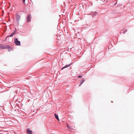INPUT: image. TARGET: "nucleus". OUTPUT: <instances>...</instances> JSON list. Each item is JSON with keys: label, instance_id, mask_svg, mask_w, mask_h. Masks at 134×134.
Masks as SVG:
<instances>
[{"label": "nucleus", "instance_id": "1", "mask_svg": "<svg viewBox=\"0 0 134 134\" xmlns=\"http://www.w3.org/2000/svg\"><path fill=\"white\" fill-rule=\"evenodd\" d=\"M14 43L16 46H20L21 45L20 41H18V38H14Z\"/></svg>", "mask_w": 134, "mask_h": 134}, {"label": "nucleus", "instance_id": "2", "mask_svg": "<svg viewBox=\"0 0 134 134\" xmlns=\"http://www.w3.org/2000/svg\"><path fill=\"white\" fill-rule=\"evenodd\" d=\"M4 49H8V51L10 52L11 50L13 49V48L10 47L8 45H4Z\"/></svg>", "mask_w": 134, "mask_h": 134}, {"label": "nucleus", "instance_id": "3", "mask_svg": "<svg viewBox=\"0 0 134 134\" xmlns=\"http://www.w3.org/2000/svg\"><path fill=\"white\" fill-rule=\"evenodd\" d=\"M15 17L17 23L19 24V22L21 18V16L17 13L16 14Z\"/></svg>", "mask_w": 134, "mask_h": 134}, {"label": "nucleus", "instance_id": "4", "mask_svg": "<svg viewBox=\"0 0 134 134\" xmlns=\"http://www.w3.org/2000/svg\"><path fill=\"white\" fill-rule=\"evenodd\" d=\"M90 15L93 17L94 18L98 15V13L96 12H92L91 13Z\"/></svg>", "mask_w": 134, "mask_h": 134}, {"label": "nucleus", "instance_id": "5", "mask_svg": "<svg viewBox=\"0 0 134 134\" xmlns=\"http://www.w3.org/2000/svg\"><path fill=\"white\" fill-rule=\"evenodd\" d=\"M31 17L30 14L28 15L26 17V21L27 22H30L31 21Z\"/></svg>", "mask_w": 134, "mask_h": 134}, {"label": "nucleus", "instance_id": "6", "mask_svg": "<svg viewBox=\"0 0 134 134\" xmlns=\"http://www.w3.org/2000/svg\"><path fill=\"white\" fill-rule=\"evenodd\" d=\"M27 134H33L32 131L31 130L30 128L26 129Z\"/></svg>", "mask_w": 134, "mask_h": 134}, {"label": "nucleus", "instance_id": "7", "mask_svg": "<svg viewBox=\"0 0 134 134\" xmlns=\"http://www.w3.org/2000/svg\"><path fill=\"white\" fill-rule=\"evenodd\" d=\"M71 63H70V64H67V65H65V66H63V67L62 68L61 70H63V69H64L65 68H67L69 67L71 65Z\"/></svg>", "mask_w": 134, "mask_h": 134}, {"label": "nucleus", "instance_id": "8", "mask_svg": "<svg viewBox=\"0 0 134 134\" xmlns=\"http://www.w3.org/2000/svg\"><path fill=\"white\" fill-rule=\"evenodd\" d=\"M85 81V80L83 78H82L80 81V83L79 84V86H80Z\"/></svg>", "mask_w": 134, "mask_h": 134}, {"label": "nucleus", "instance_id": "9", "mask_svg": "<svg viewBox=\"0 0 134 134\" xmlns=\"http://www.w3.org/2000/svg\"><path fill=\"white\" fill-rule=\"evenodd\" d=\"M15 34V31H14L10 35L7 36V37H12Z\"/></svg>", "mask_w": 134, "mask_h": 134}, {"label": "nucleus", "instance_id": "10", "mask_svg": "<svg viewBox=\"0 0 134 134\" xmlns=\"http://www.w3.org/2000/svg\"><path fill=\"white\" fill-rule=\"evenodd\" d=\"M54 116H55V118H56L59 121V118L58 115H57L56 114H54Z\"/></svg>", "mask_w": 134, "mask_h": 134}, {"label": "nucleus", "instance_id": "11", "mask_svg": "<svg viewBox=\"0 0 134 134\" xmlns=\"http://www.w3.org/2000/svg\"><path fill=\"white\" fill-rule=\"evenodd\" d=\"M0 48L1 49H4V45L2 44H1L0 45Z\"/></svg>", "mask_w": 134, "mask_h": 134}, {"label": "nucleus", "instance_id": "12", "mask_svg": "<svg viewBox=\"0 0 134 134\" xmlns=\"http://www.w3.org/2000/svg\"><path fill=\"white\" fill-rule=\"evenodd\" d=\"M127 30H124V31L122 30V32H121V33L123 32L124 34H125V33L126 32H127Z\"/></svg>", "mask_w": 134, "mask_h": 134}, {"label": "nucleus", "instance_id": "13", "mask_svg": "<svg viewBox=\"0 0 134 134\" xmlns=\"http://www.w3.org/2000/svg\"><path fill=\"white\" fill-rule=\"evenodd\" d=\"M67 127H68L69 129H71V127H70V126L68 125H67Z\"/></svg>", "mask_w": 134, "mask_h": 134}, {"label": "nucleus", "instance_id": "14", "mask_svg": "<svg viewBox=\"0 0 134 134\" xmlns=\"http://www.w3.org/2000/svg\"><path fill=\"white\" fill-rule=\"evenodd\" d=\"M9 37H7V36L5 37V40H4V41H5V40H7V39L8 38V40H9Z\"/></svg>", "mask_w": 134, "mask_h": 134}, {"label": "nucleus", "instance_id": "15", "mask_svg": "<svg viewBox=\"0 0 134 134\" xmlns=\"http://www.w3.org/2000/svg\"><path fill=\"white\" fill-rule=\"evenodd\" d=\"M25 0H23V3H24L25 4H26V3H25Z\"/></svg>", "mask_w": 134, "mask_h": 134}, {"label": "nucleus", "instance_id": "16", "mask_svg": "<svg viewBox=\"0 0 134 134\" xmlns=\"http://www.w3.org/2000/svg\"><path fill=\"white\" fill-rule=\"evenodd\" d=\"M82 77V75H80L78 76V77L79 78H81Z\"/></svg>", "mask_w": 134, "mask_h": 134}, {"label": "nucleus", "instance_id": "17", "mask_svg": "<svg viewBox=\"0 0 134 134\" xmlns=\"http://www.w3.org/2000/svg\"><path fill=\"white\" fill-rule=\"evenodd\" d=\"M16 28H15V30H14V31H15V32L16 31Z\"/></svg>", "mask_w": 134, "mask_h": 134}, {"label": "nucleus", "instance_id": "18", "mask_svg": "<svg viewBox=\"0 0 134 134\" xmlns=\"http://www.w3.org/2000/svg\"><path fill=\"white\" fill-rule=\"evenodd\" d=\"M101 53H102V54H103V52H102Z\"/></svg>", "mask_w": 134, "mask_h": 134}, {"label": "nucleus", "instance_id": "19", "mask_svg": "<svg viewBox=\"0 0 134 134\" xmlns=\"http://www.w3.org/2000/svg\"><path fill=\"white\" fill-rule=\"evenodd\" d=\"M111 102H113V101H111Z\"/></svg>", "mask_w": 134, "mask_h": 134}]
</instances>
